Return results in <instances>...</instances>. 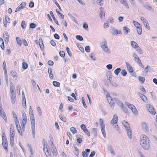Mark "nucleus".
Returning a JSON list of instances; mask_svg holds the SVG:
<instances>
[{
    "label": "nucleus",
    "mask_w": 157,
    "mask_h": 157,
    "mask_svg": "<svg viewBox=\"0 0 157 157\" xmlns=\"http://www.w3.org/2000/svg\"><path fill=\"white\" fill-rule=\"evenodd\" d=\"M140 141V144L143 148L145 150H147L149 149V140L148 137L144 135H141Z\"/></svg>",
    "instance_id": "1"
},
{
    "label": "nucleus",
    "mask_w": 157,
    "mask_h": 157,
    "mask_svg": "<svg viewBox=\"0 0 157 157\" xmlns=\"http://www.w3.org/2000/svg\"><path fill=\"white\" fill-rule=\"evenodd\" d=\"M29 114L31 123H35L33 111L31 106H30L29 108Z\"/></svg>",
    "instance_id": "2"
},
{
    "label": "nucleus",
    "mask_w": 157,
    "mask_h": 157,
    "mask_svg": "<svg viewBox=\"0 0 157 157\" xmlns=\"http://www.w3.org/2000/svg\"><path fill=\"white\" fill-rule=\"evenodd\" d=\"M133 56L134 57L135 60L140 65V66L142 68H144V66L142 64L141 60L140 59L138 56L135 53H134L133 54Z\"/></svg>",
    "instance_id": "3"
},
{
    "label": "nucleus",
    "mask_w": 157,
    "mask_h": 157,
    "mask_svg": "<svg viewBox=\"0 0 157 157\" xmlns=\"http://www.w3.org/2000/svg\"><path fill=\"white\" fill-rule=\"evenodd\" d=\"M147 107L148 110L152 114H155L156 112L154 108L150 104H147Z\"/></svg>",
    "instance_id": "4"
},
{
    "label": "nucleus",
    "mask_w": 157,
    "mask_h": 157,
    "mask_svg": "<svg viewBox=\"0 0 157 157\" xmlns=\"http://www.w3.org/2000/svg\"><path fill=\"white\" fill-rule=\"evenodd\" d=\"M81 128L83 131L85 133L87 136L90 135V132L87 129L85 125L84 124H82L81 126Z\"/></svg>",
    "instance_id": "5"
},
{
    "label": "nucleus",
    "mask_w": 157,
    "mask_h": 157,
    "mask_svg": "<svg viewBox=\"0 0 157 157\" xmlns=\"http://www.w3.org/2000/svg\"><path fill=\"white\" fill-rule=\"evenodd\" d=\"M118 120V117L117 116L116 114H114L112 119L111 121V124H115L117 122Z\"/></svg>",
    "instance_id": "6"
},
{
    "label": "nucleus",
    "mask_w": 157,
    "mask_h": 157,
    "mask_svg": "<svg viewBox=\"0 0 157 157\" xmlns=\"http://www.w3.org/2000/svg\"><path fill=\"white\" fill-rule=\"evenodd\" d=\"M0 115L2 117L4 120L5 121L6 120L7 118L5 112H4L2 108V109H0Z\"/></svg>",
    "instance_id": "7"
},
{
    "label": "nucleus",
    "mask_w": 157,
    "mask_h": 157,
    "mask_svg": "<svg viewBox=\"0 0 157 157\" xmlns=\"http://www.w3.org/2000/svg\"><path fill=\"white\" fill-rule=\"evenodd\" d=\"M100 45H101V47L102 49H103L104 48H107L108 47L107 45V41L105 39H103V42L100 43Z\"/></svg>",
    "instance_id": "8"
},
{
    "label": "nucleus",
    "mask_w": 157,
    "mask_h": 157,
    "mask_svg": "<svg viewBox=\"0 0 157 157\" xmlns=\"http://www.w3.org/2000/svg\"><path fill=\"white\" fill-rule=\"evenodd\" d=\"M142 129L144 131L148 132V131L149 128L145 122H143L142 123Z\"/></svg>",
    "instance_id": "9"
},
{
    "label": "nucleus",
    "mask_w": 157,
    "mask_h": 157,
    "mask_svg": "<svg viewBox=\"0 0 157 157\" xmlns=\"http://www.w3.org/2000/svg\"><path fill=\"white\" fill-rule=\"evenodd\" d=\"M10 136L12 138L14 136V127L12 124L10 126Z\"/></svg>",
    "instance_id": "10"
},
{
    "label": "nucleus",
    "mask_w": 157,
    "mask_h": 157,
    "mask_svg": "<svg viewBox=\"0 0 157 157\" xmlns=\"http://www.w3.org/2000/svg\"><path fill=\"white\" fill-rule=\"evenodd\" d=\"M31 125H32V127L31 128L32 130V134L33 136V138H35V123H31Z\"/></svg>",
    "instance_id": "11"
},
{
    "label": "nucleus",
    "mask_w": 157,
    "mask_h": 157,
    "mask_svg": "<svg viewBox=\"0 0 157 157\" xmlns=\"http://www.w3.org/2000/svg\"><path fill=\"white\" fill-rule=\"evenodd\" d=\"M122 124L125 128L126 130L129 129L130 128L129 124L126 121L124 120L122 122Z\"/></svg>",
    "instance_id": "12"
},
{
    "label": "nucleus",
    "mask_w": 157,
    "mask_h": 157,
    "mask_svg": "<svg viewBox=\"0 0 157 157\" xmlns=\"http://www.w3.org/2000/svg\"><path fill=\"white\" fill-rule=\"evenodd\" d=\"M130 109L132 112L134 114L136 115L138 114V111L135 107L133 105V106H132L130 107H128Z\"/></svg>",
    "instance_id": "13"
},
{
    "label": "nucleus",
    "mask_w": 157,
    "mask_h": 157,
    "mask_svg": "<svg viewBox=\"0 0 157 157\" xmlns=\"http://www.w3.org/2000/svg\"><path fill=\"white\" fill-rule=\"evenodd\" d=\"M39 43L40 47L41 50H44V46L43 43V40L41 38H40L39 40Z\"/></svg>",
    "instance_id": "14"
},
{
    "label": "nucleus",
    "mask_w": 157,
    "mask_h": 157,
    "mask_svg": "<svg viewBox=\"0 0 157 157\" xmlns=\"http://www.w3.org/2000/svg\"><path fill=\"white\" fill-rule=\"evenodd\" d=\"M100 11L101 12L99 16L100 17L102 18L103 17H105V14L104 12V9L103 7H100L99 8Z\"/></svg>",
    "instance_id": "15"
},
{
    "label": "nucleus",
    "mask_w": 157,
    "mask_h": 157,
    "mask_svg": "<svg viewBox=\"0 0 157 157\" xmlns=\"http://www.w3.org/2000/svg\"><path fill=\"white\" fill-rule=\"evenodd\" d=\"M11 100L12 101V102H13V103H15V92H13L12 93H11Z\"/></svg>",
    "instance_id": "16"
},
{
    "label": "nucleus",
    "mask_w": 157,
    "mask_h": 157,
    "mask_svg": "<svg viewBox=\"0 0 157 157\" xmlns=\"http://www.w3.org/2000/svg\"><path fill=\"white\" fill-rule=\"evenodd\" d=\"M111 33L114 35H116L118 34H121L122 33L121 31H118V30H111Z\"/></svg>",
    "instance_id": "17"
},
{
    "label": "nucleus",
    "mask_w": 157,
    "mask_h": 157,
    "mask_svg": "<svg viewBox=\"0 0 157 157\" xmlns=\"http://www.w3.org/2000/svg\"><path fill=\"white\" fill-rule=\"evenodd\" d=\"M126 131L128 137L130 139H131L132 138V132L131 129L130 128L129 129H126Z\"/></svg>",
    "instance_id": "18"
},
{
    "label": "nucleus",
    "mask_w": 157,
    "mask_h": 157,
    "mask_svg": "<svg viewBox=\"0 0 157 157\" xmlns=\"http://www.w3.org/2000/svg\"><path fill=\"white\" fill-rule=\"evenodd\" d=\"M144 71L146 73H147L148 72H151L152 71V68H151L149 66L147 65L145 68Z\"/></svg>",
    "instance_id": "19"
},
{
    "label": "nucleus",
    "mask_w": 157,
    "mask_h": 157,
    "mask_svg": "<svg viewBox=\"0 0 157 157\" xmlns=\"http://www.w3.org/2000/svg\"><path fill=\"white\" fill-rule=\"evenodd\" d=\"M133 23L135 26L136 28L137 29H141V28L140 24L138 22L133 21Z\"/></svg>",
    "instance_id": "20"
},
{
    "label": "nucleus",
    "mask_w": 157,
    "mask_h": 157,
    "mask_svg": "<svg viewBox=\"0 0 157 157\" xmlns=\"http://www.w3.org/2000/svg\"><path fill=\"white\" fill-rule=\"evenodd\" d=\"M112 73L110 72V71H109L106 74V76L107 77V79L109 80V81L110 82H111V78H112Z\"/></svg>",
    "instance_id": "21"
},
{
    "label": "nucleus",
    "mask_w": 157,
    "mask_h": 157,
    "mask_svg": "<svg viewBox=\"0 0 157 157\" xmlns=\"http://www.w3.org/2000/svg\"><path fill=\"white\" fill-rule=\"evenodd\" d=\"M2 144L3 145V147L4 149L6 150V151H8V144H7V141H5V142H2Z\"/></svg>",
    "instance_id": "22"
},
{
    "label": "nucleus",
    "mask_w": 157,
    "mask_h": 157,
    "mask_svg": "<svg viewBox=\"0 0 157 157\" xmlns=\"http://www.w3.org/2000/svg\"><path fill=\"white\" fill-rule=\"evenodd\" d=\"M108 149L113 155H115V152L111 146L110 145L108 147Z\"/></svg>",
    "instance_id": "23"
},
{
    "label": "nucleus",
    "mask_w": 157,
    "mask_h": 157,
    "mask_svg": "<svg viewBox=\"0 0 157 157\" xmlns=\"http://www.w3.org/2000/svg\"><path fill=\"white\" fill-rule=\"evenodd\" d=\"M138 79L139 81L142 84L144 83L145 80V78L142 76H139L138 77Z\"/></svg>",
    "instance_id": "24"
},
{
    "label": "nucleus",
    "mask_w": 157,
    "mask_h": 157,
    "mask_svg": "<svg viewBox=\"0 0 157 157\" xmlns=\"http://www.w3.org/2000/svg\"><path fill=\"white\" fill-rule=\"evenodd\" d=\"M50 14L51 15L53 19L54 20V21L58 25H59L58 21L57 20H56V18L55 17L52 11H50Z\"/></svg>",
    "instance_id": "25"
},
{
    "label": "nucleus",
    "mask_w": 157,
    "mask_h": 157,
    "mask_svg": "<svg viewBox=\"0 0 157 157\" xmlns=\"http://www.w3.org/2000/svg\"><path fill=\"white\" fill-rule=\"evenodd\" d=\"M115 102L118 105L122 106L123 105V104L119 100H118L117 98L114 99Z\"/></svg>",
    "instance_id": "26"
},
{
    "label": "nucleus",
    "mask_w": 157,
    "mask_h": 157,
    "mask_svg": "<svg viewBox=\"0 0 157 157\" xmlns=\"http://www.w3.org/2000/svg\"><path fill=\"white\" fill-rule=\"evenodd\" d=\"M101 130L102 133L104 137H106V133L105 131V127H101Z\"/></svg>",
    "instance_id": "27"
},
{
    "label": "nucleus",
    "mask_w": 157,
    "mask_h": 157,
    "mask_svg": "<svg viewBox=\"0 0 157 157\" xmlns=\"http://www.w3.org/2000/svg\"><path fill=\"white\" fill-rule=\"evenodd\" d=\"M121 70V69L120 68H118L116 69L114 71V73L116 75H118Z\"/></svg>",
    "instance_id": "28"
},
{
    "label": "nucleus",
    "mask_w": 157,
    "mask_h": 157,
    "mask_svg": "<svg viewBox=\"0 0 157 157\" xmlns=\"http://www.w3.org/2000/svg\"><path fill=\"white\" fill-rule=\"evenodd\" d=\"M22 117H23V121H25L26 122H27V119L26 117V116L25 114V112L23 111V112H22Z\"/></svg>",
    "instance_id": "29"
},
{
    "label": "nucleus",
    "mask_w": 157,
    "mask_h": 157,
    "mask_svg": "<svg viewBox=\"0 0 157 157\" xmlns=\"http://www.w3.org/2000/svg\"><path fill=\"white\" fill-rule=\"evenodd\" d=\"M14 90H15V86L13 83H11L10 86V90L11 93L15 92L14 91Z\"/></svg>",
    "instance_id": "30"
},
{
    "label": "nucleus",
    "mask_w": 157,
    "mask_h": 157,
    "mask_svg": "<svg viewBox=\"0 0 157 157\" xmlns=\"http://www.w3.org/2000/svg\"><path fill=\"white\" fill-rule=\"evenodd\" d=\"M143 101L147 103V97L144 95H143L140 98Z\"/></svg>",
    "instance_id": "31"
},
{
    "label": "nucleus",
    "mask_w": 157,
    "mask_h": 157,
    "mask_svg": "<svg viewBox=\"0 0 157 157\" xmlns=\"http://www.w3.org/2000/svg\"><path fill=\"white\" fill-rule=\"evenodd\" d=\"M131 45L133 48H135L138 46L137 44L135 41H131Z\"/></svg>",
    "instance_id": "32"
},
{
    "label": "nucleus",
    "mask_w": 157,
    "mask_h": 157,
    "mask_svg": "<svg viewBox=\"0 0 157 157\" xmlns=\"http://www.w3.org/2000/svg\"><path fill=\"white\" fill-rule=\"evenodd\" d=\"M135 48L138 52L140 54H142L143 53V52L142 50L138 46H137V47H136Z\"/></svg>",
    "instance_id": "33"
},
{
    "label": "nucleus",
    "mask_w": 157,
    "mask_h": 157,
    "mask_svg": "<svg viewBox=\"0 0 157 157\" xmlns=\"http://www.w3.org/2000/svg\"><path fill=\"white\" fill-rule=\"evenodd\" d=\"M44 152L45 153V154L46 155L47 157H51V152H50V151H49V150L48 149H47L46 152H45L44 151Z\"/></svg>",
    "instance_id": "34"
},
{
    "label": "nucleus",
    "mask_w": 157,
    "mask_h": 157,
    "mask_svg": "<svg viewBox=\"0 0 157 157\" xmlns=\"http://www.w3.org/2000/svg\"><path fill=\"white\" fill-rule=\"evenodd\" d=\"M22 68L23 69H26L28 67V65L27 63L24 62H23L22 63Z\"/></svg>",
    "instance_id": "35"
},
{
    "label": "nucleus",
    "mask_w": 157,
    "mask_h": 157,
    "mask_svg": "<svg viewBox=\"0 0 157 157\" xmlns=\"http://www.w3.org/2000/svg\"><path fill=\"white\" fill-rule=\"evenodd\" d=\"M16 40L17 43L18 44L21 46L22 44V42H21V40L20 38L19 37H17L16 38Z\"/></svg>",
    "instance_id": "36"
},
{
    "label": "nucleus",
    "mask_w": 157,
    "mask_h": 157,
    "mask_svg": "<svg viewBox=\"0 0 157 157\" xmlns=\"http://www.w3.org/2000/svg\"><path fill=\"white\" fill-rule=\"evenodd\" d=\"M122 110L123 111L126 113H127L128 112V109L127 108L125 107V106L123 104V105L122 106H121Z\"/></svg>",
    "instance_id": "37"
},
{
    "label": "nucleus",
    "mask_w": 157,
    "mask_h": 157,
    "mask_svg": "<svg viewBox=\"0 0 157 157\" xmlns=\"http://www.w3.org/2000/svg\"><path fill=\"white\" fill-rule=\"evenodd\" d=\"M74 147L75 149V154L78 156V149L75 145H74Z\"/></svg>",
    "instance_id": "38"
},
{
    "label": "nucleus",
    "mask_w": 157,
    "mask_h": 157,
    "mask_svg": "<svg viewBox=\"0 0 157 157\" xmlns=\"http://www.w3.org/2000/svg\"><path fill=\"white\" fill-rule=\"evenodd\" d=\"M53 84L55 86L59 87L60 85V84L59 82L54 81L53 82Z\"/></svg>",
    "instance_id": "39"
},
{
    "label": "nucleus",
    "mask_w": 157,
    "mask_h": 157,
    "mask_svg": "<svg viewBox=\"0 0 157 157\" xmlns=\"http://www.w3.org/2000/svg\"><path fill=\"white\" fill-rule=\"evenodd\" d=\"M70 130L73 134H75L77 132V131L75 128L73 127H72L70 128Z\"/></svg>",
    "instance_id": "40"
},
{
    "label": "nucleus",
    "mask_w": 157,
    "mask_h": 157,
    "mask_svg": "<svg viewBox=\"0 0 157 157\" xmlns=\"http://www.w3.org/2000/svg\"><path fill=\"white\" fill-rule=\"evenodd\" d=\"M76 38L77 40L79 41H82L83 40L82 36L80 35H77L76 36Z\"/></svg>",
    "instance_id": "41"
},
{
    "label": "nucleus",
    "mask_w": 157,
    "mask_h": 157,
    "mask_svg": "<svg viewBox=\"0 0 157 157\" xmlns=\"http://www.w3.org/2000/svg\"><path fill=\"white\" fill-rule=\"evenodd\" d=\"M52 151L55 155L56 156L57 155V150L56 148L53 149V147H52Z\"/></svg>",
    "instance_id": "42"
},
{
    "label": "nucleus",
    "mask_w": 157,
    "mask_h": 157,
    "mask_svg": "<svg viewBox=\"0 0 157 157\" xmlns=\"http://www.w3.org/2000/svg\"><path fill=\"white\" fill-rule=\"evenodd\" d=\"M144 7L149 10H150L152 11H154V10L153 9L152 6H151L147 5L146 6H144Z\"/></svg>",
    "instance_id": "43"
},
{
    "label": "nucleus",
    "mask_w": 157,
    "mask_h": 157,
    "mask_svg": "<svg viewBox=\"0 0 157 157\" xmlns=\"http://www.w3.org/2000/svg\"><path fill=\"white\" fill-rule=\"evenodd\" d=\"M97 128H94L92 129V132L94 134L95 136H97Z\"/></svg>",
    "instance_id": "44"
},
{
    "label": "nucleus",
    "mask_w": 157,
    "mask_h": 157,
    "mask_svg": "<svg viewBox=\"0 0 157 157\" xmlns=\"http://www.w3.org/2000/svg\"><path fill=\"white\" fill-rule=\"evenodd\" d=\"M102 49L106 53H109L111 52L110 50L108 48V47L107 48H104Z\"/></svg>",
    "instance_id": "45"
},
{
    "label": "nucleus",
    "mask_w": 157,
    "mask_h": 157,
    "mask_svg": "<svg viewBox=\"0 0 157 157\" xmlns=\"http://www.w3.org/2000/svg\"><path fill=\"white\" fill-rule=\"evenodd\" d=\"M10 145L12 147L13 146V144H14V137H13V138H12L11 137H10Z\"/></svg>",
    "instance_id": "46"
},
{
    "label": "nucleus",
    "mask_w": 157,
    "mask_h": 157,
    "mask_svg": "<svg viewBox=\"0 0 157 157\" xmlns=\"http://www.w3.org/2000/svg\"><path fill=\"white\" fill-rule=\"evenodd\" d=\"M97 3L100 6H102L103 4V0H97Z\"/></svg>",
    "instance_id": "47"
},
{
    "label": "nucleus",
    "mask_w": 157,
    "mask_h": 157,
    "mask_svg": "<svg viewBox=\"0 0 157 157\" xmlns=\"http://www.w3.org/2000/svg\"><path fill=\"white\" fill-rule=\"evenodd\" d=\"M17 130L18 131V132L19 133V134L21 135L22 136L23 135L22 132L21 131V127L20 126H19V127L18 128H17Z\"/></svg>",
    "instance_id": "48"
},
{
    "label": "nucleus",
    "mask_w": 157,
    "mask_h": 157,
    "mask_svg": "<svg viewBox=\"0 0 157 157\" xmlns=\"http://www.w3.org/2000/svg\"><path fill=\"white\" fill-rule=\"evenodd\" d=\"M59 54L60 56L62 58L65 57V54L64 52L63 51H60L59 52Z\"/></svg>",
    "instance_id": "49"
},
{
    "label": "nucleus",
    "mask_w": 157,
    "mask_h": 157,
    "mask_svg": "<svg viewBox=\"0 0 157 157\" xmlns=\"http://www.w3.org/2000/svg\"><path fill=\"white\" fill-rule=\"evenodd\" d=\"M10 74L11 75L13 76V77H17L16 76V71H12L10 72Z\"/></svg>",
    "instance_id": "50"
},
{
    "label": "nucleus",
    "mask_w": 157,
    "mask_h": 157,
    "mask_svg": "<svg viewBox=\"0 0 157 157\" xmlns=\"http://www.w3.org/2000/svg\"><path fill=\"white\" fill-rule=\"evenodd\" d=\"M26 5V3L25 2H22L19 5V6L20 8L22 9Z\"/></svg>",
    "instance_id": "51"
},
{
    "label": "nucleus",
    "mask_w": 157,
    "mask_h": 157,
    "mask_svg": "<svg viewBox=\"0 0 157 157\" xmlns=\"http://www.w3.org/2000/svg\"><path fill=\"white\" fill-rule=\"evenodd\" d=\"M81 100H82V103L83 104L84 107L85 108H86L87 106H86V103H85L84 100V98L83 97H82Z\"/></svg>",
    "instance_id": "52"
},
{
    "label": "nucleus",
    "mask_w": 157,
    "mask_h": 157,
    "mask_svg": "<svg viewBox=\"0 0 157 157\" xmlns=\"http://www.w3.org/2000/svg\"><path fill=\"white\" fill-rule=\"evenodd\" d=\"M59 118L62 121L65 122H67V120L66 118L62 115H61V116H59Z\"/></svg>",
    "instance_id": "53"
},
{
    "label": "nucleus",
    "mask_w": 157,
    "mask_h": 157,
    "mask_svg": "<svg viewBox=\"0 0 157 157\" xmlns=\"http://www.w3.org/2000/svg\"><path fill=\"white\" fill-rule=\"evenodd\" d=\"M69 48L68 47H67L66 50L68 53V54L70 57H71L72 56V53L69 50Z\"/></svg>",
    "instance_id": "54"
},
{
    "label": "nucleus",
    "mask_w": 157,
    "mask_h": 157,
    "mask_svg": "<svg viewBox=\"0 0 157 157\" xmlns=\"http://www.w3.org/2000/svg\"><path fill=\"white\" fill-rule=\"evenodd\" d=\"M3 71H4V75H5V78L6 81V82H8V78L7 75V74L6 70H5Z\"/></svg>",
    "instance_id": "55"
},
{
    "label": "nucleus",
    "mask_w": 157,
    "mask_h": 157,
    "mask_svg": "<svg viewBox=\"0 0 157 157\" xmlns=\"http://www.w3.org/2000/svg\"><path fill=\"white\" fill-rule=\"evenodd\" d=\"M140 90L143 94H145L146 93V90L143 86H142L141 88H140Z\"/></svg>",
    "instance_id": "56"
},
{
    "label": "nucleus",
    "mask_w": 157,
    "mask_h": 157,
    "mask_svg": "<svg viewBox=\"0 0 157 157\" xmlns=\"http://www.w3.org/2000/svg\"><path fill=\"white\" fill-rule=\"evenodd\" d=\"M121 74L123 76H125L127 74V72L125 70H123L122 71Z\"/></svg>",
    "instance_id": "57"
},
{
    "label": "nucleus",
    "mask_w": 157,
    "mask_h": 157,
    "mask_svg": "<svg viewBox=\"0 0 157 157\" xmlns=\"http://www.w3.org/2000/svg\"><path fill=\"white\" fill-rule=\"evenodd\" d=\"M83 26L82 27L83 29H86L88 28V25L87 23H86V22H84L83 23Z\"/></svg>",
    "instance_id": "58"
},
{
    "label": "nucleus",
    "mask_w": 157,
    "mask_h": 157,
    "mask_svg": "<svg viewBox=\"0 0 157 157\" xmlns=\"http://www.w3.org/2000/svg\"><path fill=\"white\" fill-rule=\"evenodd\" d=\"M100 123L101 127H105L104 124L103 123V120L102 119H100Z\"/></svg>",
    "instance_id": "59"
},
{
    "label": "nucleus",
    "mask_w": 157,
    "mask_h": 157,
    "mask_svg": "<svg viewBox=\"0 0 157 157\" xmlns=\"http://www.w3.org/2000/svg\"><path fill=\"white\" fill-rule=\"evenodd\" d=\"M77 46L82 52H84L83 48L81 45H77Z\"/></svg>",
    "instance_id": "60"
},
{
    "label": "nucleus",
    "mask_w": 157,
    "mask_h": 157,
    "mask_svg": "<svg viewBox=\"0 0 157 157\" xmlns=\"http://www.w3.org/2000/svg\"><path fill=\"white\" fill-rule=\"evenodd\" d=\"M82 155L83 157H88V154L85 151L82 152Z\"/></svg>",
    "instance_id": "61"
},
{
    "label": "nucleus",
    "mask_w": 157,
    "mask_h": 157,
    "mask_svg": "<svg viewBox=\"0 0 157 157\" xmlns=\"http://www.w3.org/2000/svg\"><path fill=\"white\" fill-rule=\"evenodd\" d=\"M37 110L39 113V115L41 116L42 115V112L39 106L37 107Z\"/></svg>",
    "instance_id": "62"
},
{
    "label": "nucleus",
    "mask_w": 157,
    "mask_h": 157,
    "mask_svg": "<svg viewBox=\"0 0 157 157\" xmlns=\"http://www.w3.org/2000/svg\"><path fill=\"white\" fill-rule=\"evenodd\" d=\"M144 24V25L145 26L146 28L147 29H150V27H149V24H148V23L147 22V21L146 22H145Z\"/></svg>",
    "instance_id": "63"
},
{
    "label": "nucleus",
    "mask_w": 157,
    "mask_h": 157,
    "mask_svg": "<svg viewBox=\"0 0 157 157\" xmlns=\"http://www.w3.org/2000/svg\"><path fill=\"white\" fill-rule=\"evenodd\" d=\"M106 97L108 101H109V100H111L113 99L112 97L109 94L106 95Z\"/></svg>",
    "instance_id": "64"
}]
</instances>
